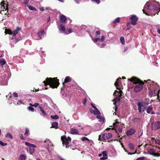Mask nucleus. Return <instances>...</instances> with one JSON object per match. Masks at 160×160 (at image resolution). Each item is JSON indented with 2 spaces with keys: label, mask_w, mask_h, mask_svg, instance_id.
Returning a JSON list of instances; mask_svg holds the SVG:
<instances>
[{
  "label": "nucleus",
  "mask_w": 160,
  "mask_h": 160,
  "mask_svg": "<svg viewBox=\"0 0 160 160\" xmlns=\"http://www.w3.org/2000/svg\"><path fill=\"white\" fill-rule=\"evenodd\" d=\"M160 9V5L156 1L153 2H147L145 5L142 11L143 12L148 15H151L150 11L158 10Z\"/></svg>",
  "instance_id": "f257e3e1"
},
{
  "label": "nucleus",
  "mask_w": 160,
  "mask_h": 160,
  "mask_svg": "<svg viewBox=\"0 0 160 160\" xmlns=\"http://www.w3.org/2000/svg\"><path fill=\"white\" fill-rule=\"evenodd\" d=\"M59 80L57 78H47L46 80L43 82L45 86L48 85H49V88H57L59 85Z\"/></svg>",
  "instance_id": "f03ea898"
},
{
  "label": "nucleus",
  "mask_w": 160,
  "mask_h": 160,
  "mask_svg": "<svg viewBox=\"0 0 160 160\" xmlns=\"http://www.w3.org/2000/svg\"><path fill=\"white\" fill-rule=\"evenodd\" d=\"M131 82H133L134 84H137L134 88V91L136 92H138L141 91L143 89L144 82L139 79L135 77L131 78Z\"/></svg>",
  "instance_id": "7ed1b4c3"
},
{
  "label": "nucleus",
  "mask_w": 160,
  "mask_h": 160,
  "mask_svg": "<svg viewBox=\"0 0 160 160\" xmlns=\"http://www.w3.org/2000/svg\"><path fill=\"white\" fill-rule=\"evenodd\" d=\"M61 140L62 142V144L63 146H66V148H68L69 143L71 142V138L68 136L67 138L65 135L62 136L61 137Z\"/></svg>",
  "instance_id": "20e7f679"
},
{
  "label": "nucleus",
  "mask_w": 160,
  "mask_h": 160,
  "mask_svg": "<svg viewBox=\"0 0 160 160\" xmlns=\"http://www.w3.org/2000/svg\"><path fill=\"white\" fill-rule=\"evenodd\" d=\"M122 92L121 90H120L119 91L116 90L115 91L113 94V95L116 96L114 98V104L116 105V102L120 100L121 97L122 96Z\"/></svg>",
  "instance_id": "39448f33"
},
{
  "label": "nucleus",
  "mask_w": 160,
  "mask_h": 160,
  "mask_svg": "<svg viewBox=\"0 0 160 160\" xmlns=\"http://www.w3.org/2000/svg\"><path fill=\"white\" fill-rule=\"evenodd\" d=\"M25 144L26 146L30 147V151L29 152L30 154H32L34 153L35 151V149L34 148L37 147L36 145L35 144L30 143L27 142H26Z\"/></svg>",
  "instance_id": "423d86ee"
},
{
  "label": "nucleus",
  "mask_w": 160,
  "mask_h": 160,
  "mask_svg": "<svg viewBox=\"0 0 160 160\" xmlns=\"http://www.w3.org/2000/svg\"><path fill=\"white\" fill-rule=\"evenodd\" d=\"M138 18L135 15L131 16V24L134 26L137 24V22L138 20Z\"/></svg>",
  "instance_id": "0eeeda50"
},
{
  "label": "nucleus",
  "mask_w": 160,
  "mask_h": 160,
  "mask_svg": "<svg viewBox=\"0 0 160 160\" xmlns=\"http://www.w3.org/2000/svg\"><path fill=\"white\" fill-rule=\"evenodd\" d=\"M152 128L153 130H157L160 128V121L153 122L152 124Z\"/></svg>",
  "instance_id": "6e6552de"
},
{
  "label": "nucleus",
  "mask_w": 160,
  "mask_h": 160,
  "mask_svg": "<svg viewBox=\"0 0 160 160\" xmlns=\"http://www.w3.org/2000/svg\"><path fill=\"white\" fill-rule=\"evenodd\" d=\"M121 78H118L114 83V85L116 87L117 89L120 90L122 89V84L120 82Z\"/></svg>",
  "instance_id": "1a4fd4ad"
},
{
  "label": "nucleus",
  "mask_w": 160,
  "mask_h": 160,
  "mask_svg": "<svg viewBox=\"0 0 160 160\" xmlns=\"http://www.w3.org/2000/svg\"><path fill=\"white\" fill-rule=\"evenodd\" d=\"M2 4V5L1 6V11H5L6 10H7V12H8V11L11 12V9L10 8H8V5L7 4L6 5V6L5 7V6L4 5H5V3H3L2 2H1V4Z\"/></svg>",
  "instance_id": "9d476101"
},
{
  "label": "nucleus",
  "mask_w": 160,
  "mask_h": 160,
  "mask_svg": "<svg viewBox=\"0 0 160 160\" xmlns=\"http://www.w3.org/2000/svg\"><path fill=\"white\" fill-rule=\"evenodd\" d=\"M112 136V134L111 133H104L102 135V138L103 140L105 141L110 138Z\"/></svg>",
  "instance_id": "9b49d317"
},
{
  "label": "nucleus",
  "mask_w": 160,
  "mask_h": 160,
  "mask_svg": "<svg viewBox=\"0 0 160 160\" xmlns=\"http://www.w3.org/2000/svg\"><path fill=\"white\" fill-rule=\"evenodd\" d=\"M137 105L138 107V111L139 112H141L145 111L144 108H143L142 109V108L143 107L142 102H139L137 104Z\"/></svg>",
  "instance_id": "f8f14e48"
},
{
  "label": "nucleus",
  "mask_w": 160,
  "mask_h": 160,
  "mask_svg": "<svg viewBox=\"0 0 160 160\" xmlns=\"http://www.w3.org/2000/svg\"><path fill=\"white\" fill-rule=\"evenodd\" d=\"M59 19L60 22L62 23H65L67 20L66 17L63 15H60Z\"/></svg>",
  "instance_id": "ddd939ff"
},
{
  "label": "nucleus",
  "mask_w": 160,
  "mask_h": 160,
  "mask_svg": "<svg viewBox=\"0 0 160 160\" xmlns=\"http://www.w3.org/2000/svg\"><path fill=\"white\" fill-rule=\"evenodd\" d=\"M102 154H103V157H101L100 158V159L102 160H104L108 158L107 154V152L106 151L102 152Z\"/></svg>",
  "instance_id": "4468645a"
},
{
  "label": "nucleus",
  "mask_w": 160,
  "mask_h": 160,
  "mask_svg": "<svg viewBox=\"0 0 160 160\" xmlns=\"http://www.w3.org/2000/svg\"><path fill=\"white\" fill-rule=\"evenodd\" d=\"M20 28L19 27H17L16 29L13 30L12 34L13 37H15L16 35L18 34V32L20 31Z\"/></svg>",
  "instance_id": "2eb2a0df"
},
{
  "label": "nucleus",
  "mask_w": 160,
  "mask_h": 160,
  "mask_svg": "<svg viewBox=\"0 0 160 160\" xmlns=\"http://www.w3.org/2000/svg\"><path fill=\"white\" fill-rule=\"evenodd\" d=\"M70 132L72 134H78V130L74 128H72L70 129Z\"/></svg>",
  "instance_id": "dca6fc26"
},
{
  "label": "nucleus",
  "mask_w": 160,
  "mask_h": 160,
  "mask_svg": "<svg viewBox=\"0 0 160 160\" xmlns=\"http://www.w3.org/2000/svg\"><path fill=\"white\" fill-rule=\"evenodd\" d=\"M71 78L69 76H67L65 78L64 82L63 83V84H64V83H66L67 82H70L71 81Z\"/></svg>",
  "instance_id": "f3484780"
},
{
  "label": "nucleus",
  "mask_w": 160,
  "mask_h": 160,
  "mask_svg": "<svg viewBox=\"0 0 160 160\" xmlns=\"http://www.w3.org/2000/svg\"><path fill=\"white\" fill-rule=\"evenodd\" d=\"M52 128H55L56 129L58 128V123L56 122H53L52 124Z\"/></svg>",
  "instance_id": "a211bd4d"
},
{
  "label": "nucleus",
  "mask_w": 160,
  "mask_h": 160,
  "mask_svg": "<svg viewBox=\"0 0 160 160\" xmlns=\"http://www.w3.org/2000/svg\"><path fill=\"white\" fill-rule=\"evenodd\" d=\"M59 29L60 30H62L63 32H65V28L64 25L62 24L60 25Z\"/></svg>",
  "instance_id": "6ab92c4d"
},
{
  "label": "nucleus",
  "mask_w": 160,
  "mask_h": 160,
  "mask_svg": "<svg viewBox=\"0 0 160 160\" xmlns=\"http://www.w3.org/2000/svg\"><path fill=\"white\" fill-rule=\"evenodd\" d=\"M156 152V150L152 148L149 149L148 150V153L152 155H153L154 153L155 152Z\"/></svg>",
  "instance_id": "aec40b11"
},
{
  "label": "nucleus",
  "mask_w": 160,
  "mask_h": 160,
  "mask_svg": "<svg viewBox=\"0 0 160 160\" xmlns=\"http://www.w3.org/2000/svg\"><path fill=\"white\" fill-rule=\"evenodd\" d=\"M152 110V107L151 106H149L147 108V112L148 113H150Z\"/></svg>",
  "instance_id": "412c9836"
},
{
  "label": "nucleus",
  "mask_w": 160,
  "mask_h": 160,
  "mask_svg": "<svg viewBox=\"0 0 160 160\" xmlns=\"http://www.w3.org/2000/svg\"><path fill=\"white\" fill-rule=\"evenodd\" d=\"M38 108H39L40 111L42 112L43 115H46L47 114L45 112L44 110L42 108V107L41 106H39Z\"/></svg>",
  "instance_id": "4be33fe9"
},
{
  "label": "nucleus",
  "mask_w": 160,
  "mask_h": 160,
  "mask_svg": "<svg viewBox=\"0 0 160 160\" xmlns=\"http://www.w3.org/2000/svg\"><path fill=\"white\" fill-rule=\"evenodd\" d=\"M5 33L6 34H8L10 35L12 34V32L11 30L9 29H6L5 30Z\"/></svg>",
  "instance_id": "5701e85b"
},
{
  "label": "nucleus",
  "mask_w": 160,
  "mask_h": 160,
  "mask_svg": "<svg viewBox=\"0 0 160 160\" xmlns=\"http://www.w3.org/2000/svg\"><path fill=\"white\" fill-rule=\"evenodd\" d=\"M20 160H25L26 158V156L23 154H22L20 156Z\"/></svg>",
  "instance_id": "b1692460"
},
{
  "label": "nucleus",
  "mask_w": 160,
  "mask_h": 160,
  "mask_svg": "<svg viewBox=\"0 0 160 160\" xmlns=\"http://www.w3.org/2000/svg\"><path fill=\"white\" fill-rule=\"evenodd\" d=\"M93 114L95 115H100L101 114L100 112L97 108V109H95Z\"/></svg>",
  "instance_id": "393cba45"
},
{
  "label": "nucleus",
  "mask_w": 160,
  "mask_h": 160,
  "mask_svg": "<svg viewBox=\"0 0 160 160\" xmlns=\"http://www.w3.org/2000/svg\"><path fill=\"white\" fill-rule=\"evenodd\" d=\"M30 134V133L29 132V129L27 128H25V132L24 133V135L27 137L28 134Z\"/></svg>",
  "instance_id": "a878e982"
},
{
  "label": "nucleus",
  "mask_w": 160,
  "mask_h": 160,
  "mask_svg": "<svg viewBox=\"0 0 160 160\" xmlns=\"http://www.w3.org/2000/svg\"><path fill=\"white\" fill-rule=\"evenodd\" d=\"M120 18H117L112 22V23H119L120 22Z\"/></svg>",
  "instance_id": "bb28decb"
},
{
  "label": "nucleus",
  "mask_w": 160,
  "mask_h": 160,
  "mask_svg": "<svg viewBox=\"0 0 160 160\" xmlns=\"http://www.w3.org/2000/svg\"><path fill=\"white\" fill-rule=\"evenodd\" d=\"M52 119H57L59 118V117L58 115H51L50 116Z\"/></svg>",
  "instance_id": "cd10ccee"
},
{
  "label": "nucleus",
  "mask_w": 160,
  "mask_h": 160,
  "mask_svg": "<svg viewBox=\"0 0 160 160\" xmlns=\"http://www.w3.org/2000/svg\"><path fill=\"white\" fill-rule=\"evenodd\" d=\"M39 104L38 103H35L34 104H32L31 103H29V105L32 107H36L39 106Z\"/></svg>",
  "instance_id": "c85d7f7f"
},
{
  "label": "nucleus",
  "mask_w": 160,
  "mask_h": 160,
  "mask_svg": "<svg viewBox=\"0 0 160 160\" xmlns=\"http://www.w3.org/2000/svg\"><path fill=\"white\" fill-rule=\"evenodd\" d=\"M120 41L123 45H124L125 44L124 38L123 37H120Z\"/></svg>",
  "instance_id": "c756f323"
},
{
  "label": "nucleus",
  "mask_w": 160,
  "mask_h": 160,
  "mask_svg": "<svg viewBox=\"0 0 160 160\" xmlns=\"http://www.w3.org/2000/svg\"><path fill=\"white\" fill-rule=\"evenodd\" d=\"M6 63V61L4 60H0V65H3L5 64Z\"/></svg>",
  "instance_id": "7c9ffc66"
},
{
  "label": "nucleus",
  "mask_w": 160,
  "mask_h": 160,
  "mask_svg": "<svg viewBox=\"0 0 160 160\" xmlns=\"http://www.w3.org/2000/svg\"><path fill=\"white\" fill-rule=\"evenodd\" d=\"M27 109L28 110L31 111L32 112H33L34 110V108L31 106L28 107Z\"/></svg>",
  "instance_id": "2f4dec72"
},
{
  "label": "nucleus",
  "mask_w": 160,
  "mask_h": 160,
  "mask_svg": "<svg viewBox=\"0 0 160 160\" xmlns=\"http://www.w3.org/2000/svg\"><path fill=\"white\" fill-rule=\"evenodd\" d=\"M28 7L30 10H35L36 8L32 6H28Z\"/></svg>",
  "instance_id": "473e14b6"
},
{
  "label": "nucleus",
  "mask_w": 160,
  "mask_h": 160,
  "mask_svg": "<svg viewBox=\"0 0 160 160\" xmlns=\"http://www.w3.org/2000/svg\"><path fill=\"white\" fill-rule=\"evenodd\" d=\"M82 140L83 141H84L85 140L87 141H89V139L87 138L86 137H83L82 138Z\"/></svg>",
  "instance_id": "72a5a7b5"
},
{
  "label": "nucleus",
  "mask_w": 160,
  "mask_h": 160,
  "mask_svg": "<svg viewBox=\"0 0 160 160\" xmlns=\"http://www.w3.org/2000/svg\"><path fill=\"white\" fill-rule=\"evenodd\" d=\"M152 155L154 157H159L160 156V153L154 152Z\"/></svg>",
  "instance_id": "f704fd0d"
},
{
  "label": "nucleus",
  "mask_w": 160,
  "mask_h": 160,
  "mask_svg": "<svg viewBox=\"0 0 160 160\" xmlns=\"http://www.w3.org/2000/svg\"><path fill=\"white\" fill-rule=\"evenodd\" d=\"M72 32V30L69 28L68 30V31L67 32H65V33L66 34H68L70 33H71Z\"/></svg>",
  "instance_id": "c9c22d12"
},
{
  "label": "nucleus",
  "mask_w": 160,
  "mask_h": 160,
  "mask_svg": "<svg viewBox=\"0 0 160 160\" xmlns=\"http://www.w3.org/2000/svg\"><path fill=\"white\" fill-rule=\"evenodd\" d=\"M140 120V118H134L132 119V121L134 122H138Z\"/></svg>",
  "instance_id": "e433bc0d"
},
{
  "label": "nucleus",
  "mask_w": 160,
  "mask_h": 160,
  "mask_svg": "<svg viewBox=\"0 0 160 160\" xmlns=\"http://www.w3.org/2000/svg\"><path fill=\"white\" fill-rule=\"evenodd\" d=\"M87 101V98H85L84 99L82 102V104L85 105L86 104V103Z\"/></svg>",
  "instance_id": "4c0bfd02"
},
{
  "label": "nucleus",
  "mask_w": 160,
  "mask_h": 160,
  "mask_svg": "<svg viewBox=\"0 0 160 160\" xmlns=\"http://www.w3.org/2000/svg\"><path fill=\"white\" fill-rule=\"evenodd\" d=\"M44 32V31L43 30H41L38 32V34L40 36V35L42 34Z\"/></svg>",
  "instance_id": "58836bf2"
},
{
  "label": "nucleus",
  "mask_w": 160,
  "mask_h": 160,
  "mask_svg": "<svg viewBox=\"0 0 160 160\" xmlns=\"http://www.w3.org/2000/svg\"><path fill=\"white\" fill-rule=\"evenodd\" d=\"M7 144L6 143H3L1 141H0V145H2V146H5L7 145Z\"/></svg>",
  "instance_id": "ea45409f"
},
{
  "label": "nucleus",
  "mask_w": 160,
  "mask_h": 160,
  "mask_svg": "<svg viewBox=\"0 0 160 160\" xmlns=\"http://www.w3.org/2000/svg\"><path fill=\"white\" fill-rule=\"evenodd\" d=\"M99 40L100 41V38H95L94 40H93V41L95 43L97 42Z\"/></svg>",
  "instance_id": "a19ab883"
},
{
  "label": "nucleus",
  "mask_w": 160,
  "mask_h": 160,
  "mask_svg": "<svg viewBox=\"0 0 160 160\" xmlns=\"http://www.w3.org/2000/svg\"><path fill=\"white\" fill-rule=\"evenodd\" d=\"M135 132L136 131L135 129L131 128V135L134 134Z\"/></svg>",
  "instance_id": "79ce46f5"
},
{
  "label": "nucleus",
  "mask_w": 160,
  "mask_h": 160,
  "mask_svg": "<svg viewBox=\"0 0 160 160\" xmlns=\"http://www.w3.org/2000/svg\"><path fill=\"white\" fill-rule=\"evenodd\" d=\"M105 39V37L104 36H102V38L101 39H100V41L102 42H103Z\"/></svg>",
  "instance_id": "37998d69"
},
{
  "label": "nucleus",
  "mask_w": 160,
  "mask_h": 160,
  "mask_svg": "<svg viewBox=\"0 0 160 160\" xmlns=\"http://www.w3.org/2000/svg\"><path fill=\"white\" fill-rule=\"evenodd\" d=\"M96 35H95V36L97 37L98 35L100 34L101 32L99 31H97L96 32Z\"/></svg>",
  "instance_id": "c03bdc74"
},
{
  "label": "nucleus",
  "mask_w": 160,
  "mask_h": 160,
  "mask_svg": "<svg viewBox=\"0 0 160 160\" xmlns=\"http://www.w3.org/2000/svg\"><path fill=\"white\" fill-rule=\"evenodd\" d=\"M18 102H19L20 104H23V103H22V102L21 100H19L18 101V102H17V103H15V102H14V103L16 105H18Z\"/></svg>",
  "instance_id": "a18cd8bd"
},
{
  "label": "nucleus",
  "mask_w": 160,
  "mask_h": 160,
  "mask_svg": "<svg viewBox=\"0 0 160 160\" xmlns=\"http://www.w3.org/2000/svg\"><path fill=\"white\" fill-rule=\"evenodd\" d=\"M118 122H114L113 123V125L114 128H116L117 127V124H118Z\"/></svg>",
  "instance_id": "49530a36"
},
{
  "label": "nucleus",
  "mask_w": 160,
  "mask_h": 160,
  "mask_svg": "<svg viewBox=\"0 0 160 160\" xmlns=\"http://www.w3.org/2000/svg\"><path fill=\"white\" fill-rule=\"evenodd\" d=\"M29 1L28 0H25L24 1V3L26 5H27V6L28 7V2Z\"/></svg>",
  "instance_id": "de8ad7c7"
},
{
  "label": "nucleus",
  "mask_w": 160,
  "mask_h": 160,
  "mask_svg": "<svg viewBox=\"0 0 160 160\" xmlns=\"http://www.w3.org/2000/svg\"><path fill=\"white\" fill-rule=\"evenodd\" d=\"M13 97H14L17 98L18 97L17 93L16 92H14L13 93Z\"/></svg>",
  "instance_id": "09e8293b"
},
{
  "label": "nucleus",
  "mask_w": 160,
  "mask_h": 160,
  "mask_svg": "<svg viewBox=\"0 0 160 160\" xmlns=\"http://www.w3.org/2000/svg\"><path fill=\"white\" fill-rule=\"evenodd\" d=\"M145 159V158L144 157H142L140 158H138L136 160H143Z\"/></svg>",
  "instance_id": "8fccbe9b"
},
{
  "label": "nucleus",
  "mask_w": 160,
  "mask_h": 160,
  "mask_svg": "<svg viewBox=\"0 0 160 160\" xmlns=\"http://www.w3.org/2000/svg\"><path fill=\"white\" fill-rule=\"evenodd\" d=\"M92 1L97 2V4H99L100 2V0H91Z\"/></svg>",
  "instance_id": "3c124183"
},
{
  "label": "nucleus",
  "mask_w": 160,
  "mask_h": 160,
  "mask_svg": "<svg viewBox=\"0 0 160 160\" xmlns=\"http://www.w3.org/2000/svg\"><path fill=\"white\" fill-rule=\"evenodd\" d=\"M155 143L160 145V139H158L155 141Z\"/></svg>",
  "instance_id": "603ef678"
},
{
  "label": "nucleus",
  "mask_w": 160,
  "mask_h": 160,
  "mask_svg": "<svg viewBox=\"0 0 160 160\" xmlns=\"http://www.w3.org/2000/svg\"><path fill=\"white\" fill-rule=\"evenodd\" d=\"M91 105L92 107L94 109H97V107L94 105V104L93 103H91Z\"/></svg>",
  "instance_id": "864d4df0"
},
{
  "label": "nucleus",
  "mask_w": 160,
  "mask_h": 160,
  "mask_svg": "<svg viewBox=\"0 0 160 160\" xmlns=\"http://www.w3.org/2000/svg\"><path fill=\"white\" fill-rule=\"evenodd\" d=\"M89 111L91 113H93L94 110H93L91 108H90L89 109Z\"/></svg>",
  "instance_id": "5fc2aeb1"
},
{
  "label": "nucleus",
  "mask_w": 160,
  "mask_h": 160,
  "mask_svg": "<svg viewBox=\"0 0 160 160\" xmlns=\"http://www.w3.org/2000/svg\"><path fill=\"white\" fill-rule=\"evenodd\" d=\"M19 137L22 140H24V138L23 137V135L22 134H20Z\"/></svg>",
  "instance_id": "6e6d98bb"
},
{
  "label": "nucleus",
  "mask_w": 160,
  "mask_h": 160,
  "mask_svg": "<svg viewBox=\"0 0 160 160\" xmlns=\"http://www.w3.org/2000/svg\"><path fill=\"white\" fill-rule=\"evenodd\" d=\"M98 140L99 141H102V139L101 138V135H100L99 136Z\"/></svg>",
  "instance_id": "4d7b16f0"
},
{
  "label": "nucleus",
  "mask_w": 160,
  "mask_h": 160,
  "mask_svg": "<svg viewBox=\"0 0 160 160\" xmlns=\"http://www.w3.org/2000/svg\"><path fill=\"white\" fill-rule=\"evenodd\" d=\"M97 118L98 119H102V117L100 115H98L97 116Z\"/></svg>",
  "instance_id": "13d9d810"
},
{
  "label": "nucleus",
  "mask_w": 160,
  "mask_h": 160,
  "mask_svg": "<svg viewBox=\"0 0 160 160\" xmlns=\"http://www.w3.org/2000/svg\"><path fill=\"white\" fill-rule=\"evenodd\" d=\"M40 10L41 11H43L44 10V9L43 7H41L40 8Z\"/></svg>",
  "instance_id": "bf43d9fd"
},
{
  "label": "nucleus",
  "mask_w": 160,
  "mask_h": 160,
  "mask_svg": "<svg viewBox=\"0 0 160 160\" xmlns=\"http://www.w3.org/2000/svg\"><path fill=\"white\" fill-rule=\"evenodd\" d=\"M8 136H9L11 138H12V135L10 134H9L8 135L7 134L6 135L7 137H8Z\"/></svg>",
  "instance_id": "052dcab7"
},
{
  "label": "nucleus",
  "mask_w": 160,
  "mask_h": 160,
  "mask_svg": "<svg viewBox=\"0 0 160 160\" xmlns=\"http://www.w3.org/2000/svg\"><path fill=\"white\" fill-rule=\"evenodd\" d=\"M127 134L128 135H130V130H129L127 132Z\"/></svg>",
  "instance_id": "680f3d73"
},
{
  "label": "nucleus",
  "mask_w": 160,
  "mask_h": 160,
  "mask_svg": "<svg viewBox=\"0 0 160 160\" xmlns=\"http://www.w3.org/2000/svg\"><path fill=\"white\" fill-rule=\"evenodd\" d=\"M130 148H131V149H134V148H133V146L132 144H131V147H130Z\"/></svg>",
  "instance_id": "e2e57ef3"
},
{
  "label": "nucleus",
  "mask_w": 160,
  "mask_h": 160,
  "mask_svg": "<svg viewBox=\"0 0 160 160\" xmlns=\"http://www.w3.org/2000/svg\"><path fill=\"white\" fill-rule=\"evenodd\" d=\"M128 48L127 47L125 48V49L124 50V52H125L127 51V50H128Z\"/></svg>",
  "instance_id": "0e129e2a"
},
{
  "label": "nucleus",
  "mask_w": 160,
  "mask_h": 160,
  "mask_svg": "<svg viewBox=\"0 0 160 160\" xmlns=\"http://www.w3.org/2000/svg\"><path fill=\"white\" fill-rule=\"evenodd\" d=\"M157 32L159 34H160V29H157Z\"/></svg>",
  "instance_id": "69168bd1"
},
{
  "label": "nucleus",
  "mask_w": 160,
  "mask_h": 160,
  "mask_svg": "<svg viewBox=\"0 0 160 160\" xmlns=\"http://www.w3.org/2000/svg\"><path fill=\"white\" fill-rule=\"evenodd\" d=\"M115 111H117V108H118V107L116 105H115Z\"/></svg>",
  "instance_id": "338daca9"
},
{
  "label": "nucleus",
  "mask_w": 160,
  "mask_h": 160,
  "mask_svg": "<svg viewBox=\"0 0 160 160\" xmlns=\"http://www.w3.org/2000/svg\"><path fill=\"white\" fill-rule=\"evenodd\" d=\"M150 94L151 95H152L153 94V91H151L150 92Z\"/></svg>",
  "instance_id": "774afa93"
}]
</instances>
